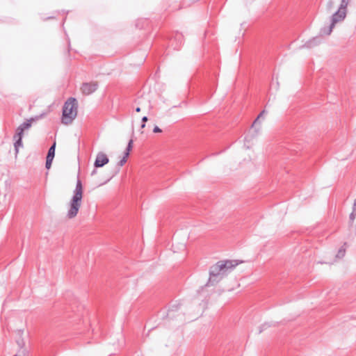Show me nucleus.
Here are the masks:
<instances>
[{
	"mask_svg": "<svg viewBox=\"0 0 356 356\" xmlns=\"http://www.w3.org/2000/svg\"><path fill=\"white\" fill-rule=\"evenodd\" d=\"M238 263L236 260L219 261L211 266L209 279L206 286H213L220 282L222 277L233 270Z\"/></svg>",
	"mask_w": 356,
	"mask_h": 356,
	"instance_id": "obj_1",
	"label": "nucleus"
},
{
	"mask_svg": "<svg viewBox=\"0 0 356 356\" xmlns=\"http://www.w3.org/2000/svg\"><path fill=\"white\" fill-rule=\"evenodd\" d=\"M83 198V186L81 181L78 178L75 189L73 192V196L70 202V209L67 211V216L72 219L76 216L81 205Z\"/></svg>",
	"mask_w": 356,
	"mask_h": 356,
	"instance_id": "obj_2",
	"label": "nucleus"
},
{
	"mask_svg": "<svg viewBox=\"0 0 356 356\" xmlns=\"http://www.w3.org/2000/svg\"><path fill=\"white\" fill-rule=\"evenodd\" d=\"M77 115V102L74 97H70L63 107L62 123L70 124Z\"/></svg>",
	"mask_w": 356,
	"mask_h": 356,
	"instance_id": "obj_3",
	"label": "nucleus"
},
{
	"mask_svg": "<svg viewBox=\"0 0 356 356\" xmlns=\"http://www.w3.org/2000/svg\"><path fill=\"white\" fill-rule=\"evenodd\" d=\"M42 116V115L35 116V118H31L17 128L16 133L13 136V139L15 140L14 143V147L16 154L18 153L19 148L22 146V137L24 130L29 129L31 127L32 122L37 121Z\"/></svg>",
	"mask_w": 356,
	"mask_h": 356,
	"instance_id": "obj_4",
	"label": "nucleus"
},
{
	"mask_svg": "<svg viewBox=\"0 0 356 356\" xmlns=\"http://www.w3.org/2000/svg\"><path fill=\"white\" fill-rule=\"evenodd\" d=\"M334 26H332V23L331 22L330 24L328 26H325L322 28L320 31V36H317L315 38H313L312 39L309 40L305 44V47L307 48H312L321 42V36L322 35H329L332 31L333 28Z\"/></svg>",
	"mask_w": 356,
	"mask_h": 356,
	"instance_id": "obj_5",
	"label": "nucleus"
},
{
	"mask_svg": "<svg viewBox=\"0 0 356 356\" xmlns=\"http://www.w3.org/2000/svg\"><path fill=\"white\" fill-rule=\"evenodd\" d=\"M264 116L263 113H260L257 118L254 120L252 124V128L249 133L245 137V145L247 148H250V143L252 142L254 138L259 134V129L256 128L259 122V120Z\"/></svg>",
	"mask_w": 356,
	"mask_h": 356,
	"instance_id": "obj_6",
	"label": "nucleus"
},
{
	"mask_svg": "<svg viewBox=\"0 0 356 356\" xmlns=\"http://www.w3.org/2000/svg\"><path fill=\"white\" fill-rule=\"evenodd\" d=\"M98 86L97 81L83 83L81 87V90L84 95H90L97 90Z\"/></svg>",
	"mask_w": 356,
	"mask_h": 356,
	"instance_id": "obj_7",
	"label": "nucleus"
},
{
	"mask_svg": "<svg viewBox=\"0 0 356 356\" xmlns=\"http://www.w3.org/2000/svg\"><path fill=\"white\" fill-rule=\"evenodd\" d=\"M109 161L108 156L103 152H99L97 154L96 159L94 163L95 168H101L107 164Z\"/></svg>",
	"mask_w": 356,
	"mask_h": 356,
	"instance_id": "obj_8",
	"label": "nucleus"
},
{
	"mask_svg": "<svg viewBox=\"0 0 356 356\" xmlns=\"http://www.w3.org/2000/svg\"><path fill=\"white\" fill-rule=\"evenodd\" d=\"M346 16V13L344 10H338L336 11L331 17V22L332 26H335L337 22L343 21Z\"/></svg>",
	"mask_w": 356,
	"mask_h": 356,
	"instance_id": "obj_9",
	"label": "nucleus"
},
{
	"mask_svg": "<svg viewBox=\"0 0 356 356\" xmlns=\"http://www.w3.org/2000/svg\"><path fill=\"white\" fill-rule=\"evenodd\" d=\"M180 305H173L171 306V307L169 309L168 312L167 314V316L169 318H172L174 317V313L175 312H177L179 309Z\"/></svg>",
	"mask_w": 356,
	"mask_h": 356,
	"instance_id": "obj_10",
	"label": "nucleus"
},
{
	"mask_svg": "<svg viewBox=\"0 0 356 356\" xmlns=\"http://www.w3.org/2000/svg\"><path fill=\"white\" fill-rule=\"evenodd\" d=\"M55 149H56V143L54 142L53 145L49 147L47 159H54L55 156Z\"/></svg>",
	"mask_w": 356,
	"mask_h": 356,
	"instance_id": "obj_11",
	"label": "nucleus"
},
{
	"mask_svg": "<svg viewBox=\"0 0 356 356\" xmlns=\"http://www.w3.org/2000/svg\"><path fill=\"white\" fill-rule=\"evenodd\" d=\"M346 245V243H344L343 245H342L340 248V249L339 250V251L336 255V257L341 259L344 257L345 253H346V248H345Z\"/></svg>",
	"mask_w": 356,
	"mask_h": 356,
	"instance_id": "obj_12",
	"label": "nucleus"
},
{
	"mask_svg": "<svg viewBox=\"0 0 356 356\" xmlns=\"http://www.w3.org/2000/svg\"><path fill=\"white\" fill-rule=\"evenodd\" d=\"M133 140L131 139L129 143H128V145L127 146V148L124 152V154L126 155V156H129V154H130V152L131 150L133 148Z\"/></svg>",
	"mask_w": 356,
	"mask_h": 356,
	"instance_id": "obj_13",
	"label": "nucleus"
},
{
	"mask_svg": "<svg viewBox=\"0 0 356 356\" xmlns=\"http://www.w3.org/2000/svg\"><path fill=\"white\" fill-rule=\"evenodd\" d=\"M355 218H356V207L353 206V211L350 213V214L349 216L350 225H353Z\"/></svg>",
	"mask_w": 356,
	"mask_h": 356,
	"instance_id": "obj_14",
	"label": "nucleus"
},
{
	"mask_svg": "<svg viewBox=\"0 0 356 356\" xmlns=\"http://www.w3.org/2000/svg\"><path fill=\"white\" fill-rule=\"evenodd\" d=\"M350 0H341L339 10H344L346 13L347 6Z\"/></svg>",
	"mask_w": 356,
	"mask_h": 356,
	"instance_id": "obj_15",
	"label": "nucleus"
},
{
	"mask_svg": "<svg viewBox=\"0 0 356 356\" xmlns=\"http://www.w3.org/2000/svg\"><path fill=\"white\" fill-rule=\"evenodd\" d=\"M127 158H128V156H126V155L124 154V156L122 157V159L118 163V164H117V167H118L117 171L118 172L120 170V168L126 163V162L127 161Z\"/></svg>",
	"mask_w": 356,
	"mask_h": 356,
	"instance_id": "obj_16",
	"label": "nucleus"
},
{
	"mask_svg": "<svg viewBox=\"0 0 356 356\" xmlns=\"http://www.w3.org/2000/svg\"><path fill=\"white\" fill-rule=\"evenodd\" d=\"M52 161H53V159L46 158L45 167L47 169H49L51 168Z\"/></svg>",
	"mask_w": 356,
	"mask_h": 356,
	"instance_id": "obj_17",
	"label": "nucleus"
},
{
	"mask_svg": "<svg viewBox=\"0 0 356 356\" xmlns=\"http://www.w3.org/2000/svg\"><path fill=\"white\" fill-rule=\"evenodd\" d=\"M334 1L332 0H330L327 4V9L329 10H330L332 8V7L334 6Z\"/></svg>",
	"mask_w": 356,
	"mask_h": 356,
	"instance_id": "obj_18",
	"label": "nucleus"
},
{
	"mask_svg": "<svg viewBox=\"0 0 356 356\" xmlns=\"http://www.w3.org/2000/svg\"><path fill=\"white\" fill-rule=\"evenodd\" d=\"M154 133H161L162 132V130L157 126H155L153 129Z\"/></svg>",
	"mask_w": 356,
	"mask_h": 356,
	"instance_id": "obj_19",
	"label": "nucleus"
},
{
	"mask_svg": "<svg viewBox=\"0 0 356 356\" xmlns=\"http://www.w3.org/2000/svg\"><path fill=\"white\" fill-rule=\"evenodd\" d=\"M266 327H269L268 325H267V323H264L261 325V327H260V330L259 331V333H261L264 329H266Z\"/></svg>",
	"mask_w": 356,
	"mask_h": 356,
	"instance_id": "obj_20",
	"label": "nucleus"
},
{
	"mask_svg": "<svg viewBox=\"0 0 356 356\" xmlns=\"http://www.w3.org/2000/svg\"><path fill=\"white\" fill-rule=\"evenodd\" d=\"M148 120V118L147 116H144L142 118V122L145 123Z\"/></svg>",
	"mask_w": 356,
	"mask_h": 356,
	"instance_id": "obj_21",
	"label": "nucleus"
},
{
	"mask_svg": "<svg viewBox=\"0 0 356 356\" xmlns=\"http://www.w3.org/2000/svg\"><path fill=\"white\" fill-rule=\"evenodd\" d=\"M140 111H141V109H140V106H137V107L136 108V111L137 113L140 112Z\"/></svg>",
	"mask_w": 356,
	"mask_h": 356,
	"instance_id": "obj_22",
	"label": "nucleus"
},
{
	"mask_svg": "<svg viewBox=\"0 0 356 356\" xmlns=\"http://www.w3.org/2000/svg\"><path fill=\"white\" fill-rule=\"evenodd\" d=\"M145 123L142 122V124H141V129L145 128Z\"/></svg>",
	"mask_w": 356,
	"mask_h": 356,
	"instance_id": "obj_23",
	"label": "nucleus"
},
{
	"mask_svg": "<svg viewBox=\"0 0 356 356\" xmlns=\"http://www.w3.org/2000/svg\"><path fill=\"white\" fill-rule=\"evenodd\" d=\"M96 172H97V170H93V171L91 173V175H94L95 174H96Z\"/></svg>",
	"mask_w": 356,
	"mask_h": 356,
	"instance_id": "obj_24",
	"label": "nucleus"
},
{
	"mask_svg": "<svg viewBox=\"0 0 356 356\" xmlns=\"http://www.w3.org/2000/svg\"><path fill=\"white\" fill-rule=\"evenodd\" d=\"M261 113H263V115H265V113H266V111H265V110H263Z\"/></svg>",
	"mask_w": 356,
	"mask_h": 356,
	"instance_id": "obj_25",
	"label": "nucleus"
},
{
	"mask_svg": "<svg viewBox=\"0 0 356 356\" xmlns=\"http://www.w3.org/2000/svg\"><path fill=\"white\" fill-rule=\"evenodd\" d=\"M353 206H355V207H356V199H355V201H354Z\"/></svg>",
	"mask_w": 356,
	"mask_h": 356,
	"instance_id": "obj_26",
	"label": "nucleus"
}]
</instances>
